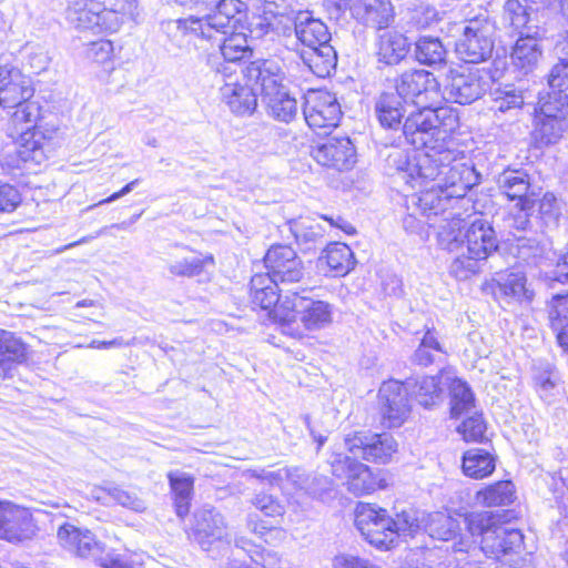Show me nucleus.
<instances>
[{
  "instance_id": "f257e3e1",
  "label": "nucleus",
  "mask_w": 568,
  "mask_h": 568,
  "mask_svg": "<svg viewBox=\"0 0 568 568\" xmlns=\"http://www.w3.org/2000/svg\"><path fill=\"white\" fill-rule=\"evenodd\" d=\"M503 516L494 511L471 513L465 517L467 531L480 537V550L500 562L495 568H520L518 556L524 546L519 529L501 524Z\"/></svg>"
},
{
  "instance_id": "f03ea898",
  "label": "nucleus",
  "mask_w": 568,
  "mask_h": 568,
  "mask_svg": "<svg viewBox=\"0 0 568 568\" xmlns=\"http://www.w3.org/2000/svg\"><path fill=\"white\" fill-rule=\"evenodd\" d=\"M458 129L459 113L456 109L425 105L407 115L400 132L416 150H440L447 146Z\"/></svg>"
},
{
  "instance_id": "7ed1b4c3",
  "label": "nucleus",
  "mask_w": 568,
  "mask_h": 568,
  "mask_svg": "<svg viewBox=\"0 0 568 568\" xmlns=\"http://www.w3.org/2000/svg\"><path fill=\"white\" fill-rule=\"evenodd\" d=\"M481 175L474 165L463 163L454 158V160L445 161L443 174L440 175L437 186L419 192V196L412 199L413 204L426 205L428 209L437 210V212H447L450 209L453 200L463 199L467 192L478 185Z\"/></svg>"
},
{
  "instance_id": "20e7f679",
  "label": "nucleus",
  "mask_w": 568,
  "mask_h": 568,
  "mask_svg": "<svg viewBox=\"0 0 568 568\" xmlns=\"http://www.w3.org/2000/svg\"><path fill=\"white\" fill-rule=\"evenodd\" d=\"M247 11V4L242 0H219L209 14L201 18L191 16L175 23L184 33L203 40H219L220 36H226L232 30H243Z\"/></svg>"
},
{
  "instance_id": "39448f33",
  "label": "nucleus",
  "mask_w": 568,
  "mask_h": 568,
  "mask_svg": "<svg viewBox=\"0 0 568 568\" xmlns=\"http://www.w3.org/2000/svg\"><path fill=\"white\" fill-rule=\"evenodd\" d=\"M455 52L465 63L478 64L489 60L495 47L496 23L487 10L468 17L457 24Z\"/></svg>"
},
{
  "instance_id": "423d86ee",
  "label": "nucleus",
  "mask_w": 568,
  "mask_h": 568,
  "mask_svg": "<svg viewBox=\"0 0 568 568\" xmlns=\"http://www.w3.org/2000/svg\"><path fill=\"white\" fill-rule=\"evenodd\" d=\"M284 307L286 311L282 314L283 308L278 307L276 315L281 316L282 332L294 338L303 337V333L293 326L296 320L308 331L324 328L332 322V306L327 302L301 295L298 292L285 296Z\"/></svg>"
},
{
  "instance_id": "0eeeda50",
  "label": "nucleus",
  "mask_w": 568,
  "mask_h": 568,
  "mask_svg": "<svg viewBox=\"0 0 568 568\" xmlns=\"http://www.w3.org/2000/svg\"><path fill=\"white\" fill-rule=\"evenodd\" d=\"M355 526L363 538L379 550L394 546V517L375 504L358 503L355 509Z\"/></svg>"
},
{
  "instance_id": "6e6552de",
  "label": "nucleus",
  "mask_w": 568,
  "mask_h": 568,
  "mask_svg": "<svg viewBox=\"0 0 568 568\" xmlns=\"http://www.w3.org/2000/svg\"><path fill=\"white\" fill-rule=\"evenodd\" d=\"M344 445L352 458L378 464L390 462L398 446L390 434L371 430H357L345 435Z\"/></svg>"
},
{
  "instance_id": "1a4fd4ad",
  "label": "nucleus",
  "mask_w": 568,
  "mask_h": 568,
  "mask_svg": "<svg viewBox=\"0 0 568 568\" xmlns=\"http://www.w3.org/2000/svg\"><path fill=\"white\" fill-rule=\"evenodd\" d=\"M489 89L487 73L481 69H450L444 80L443 98L452 103L470 104Z\"/></svg>"
},
{
  "instance_id": "9d476101",
  "label": "nucleus",
  "mask_w": 568,
  "mask_h": 568,
  "mask_svg": "<svg viewBox=\"0 0 568 568\" xmlns=\"http://www.w3.org/2000/svg\"><path fill=\"white\" fill-rule=\"evenodd\" d=\"M190 538L204 551L219 550L222 545L231 542V535L223 515L207 506L194 513Z\"/></svg>"
},
{
  "instance_id": "9b49d317",
  "label": "nucleus",
  "mask_w": 568,
  "mask_h": 568,
  "mask_svg": "<svg viewBox=\"0 0 568 568\" xmlns=\"http://www.w3.org/2000/svg\"><path fill=\"white\" fill-rule=\"evenodd\" d=\"M332 473L338 478H347L348 490L361 496L381 488L382 479L365 464L343 452L333 450L328 457Z\"/></svg>"
},
{
  "instance_id": "f8f14e48",
  "label": "nucleus",
  "mask_w": 568,
  "mask_h": 568,
  "mask_svg": "<svg viewBox=\"0 0 568 568\" xmlns=\"http://www.w3.org/2000/svg\"><path fill=\"white\" fill-rule=\"evenodd\" d=\"M395 93L406 103L426 105L439 95V82L434 73L424 69L404 71L394 80Z\"/></svg>"
},
{
  "instance_id": "ddd939ff",
  "label": "nucleus",
  "mask_w": 568,
  "mask_h": 568,
  "mask_svg": "<svg viewBox=\"0 0 568 568\" xmlns=\"http://www.w3.org/2000/svg\"><path fill=\"white\" fill-rule=\"evenodd\" d=\"M57 129L43 130L41 125L36 124L20 135L17 143V165L23 164L27 169L31 165H40L54 149V135Z\"/></svg>"
},
{
  "instance_id": "4468645a",
  "label": "nucleus",
  "mask_w": 568,
  "mask_h": 568,
  "mask_svg": "<svg viewBox=\"0 0 568 568\" xmlns=\"http://www.w3.org/2000/svg\"><path fill=\"white\" fill-rule=\"evenodd\" d=\"M265 274L280 284L300 282L304 276V265L296 252L285 244H273L264 256Z\"/></svg>"
},
{
  "instance_id": "2eb2a0df",
  "label": "nucleus",
  "mask_w": 568,
  "mask_h": 568,
  "mask_svg": "<svg viewBox=\"0 0 568 568\" xmlns=\"http://www.w3.org/2000/svg\"><path fill=\"white\" fill-rule=\"evenodd\" d=\"M254 89L260 91L262 99L285 88V72L275 59H256L242 71Z\"/></svg>"
},
{
  "instance_id": "dca6fc26",
  "label": "nucleus",
  "mask_w": 568,
  "mask_h": 568,
  "mask_svg": "<svg viewBox=\"0 0 568 568\" xmlns=\"http://www.w3.org/2000/svg\"><path fill=\"white\" fill-rule=\"evenodd\" d=\"M313 159L321 165L346 171L356 162V150L348 136L333 135L312 150Z\"/></svg>"
},
{
  "instance_id": "f3484780",
  "label": "nucleus",
  "mask_w": 568,
  "mask_h": 568,
  "mask_svg": "<svg viewBox=\"0 0 568 568\" xmlns=\"http://www.w3.org/2000/svg\"><path fill=\"white\" fill-rule=\"evenodd\" d=\"M496 184L500 194L509 201H538L541 187L532 183V178L523 168L507 166L496 175Z\"/></svg>"
},
{
  "instance_id": "a211bd4d",
  "label": "nucleus",
  "mask_w": 568,
  "mask_h": 568,
  "mask_svg": "<svg viewBox=\"0 0 568 568\" xmlns=\"http://www.w3.org/2000/svg\"><path fill=\"white\" fill-rule=\"evenodd\" d=\"M303 114L308 126L325 129L337 126L342 111L336 98L328 92H313L303 108Z\"/></svg>"
},
{
  "instance_id": "6ab92c4d",
  "label": "nucleus",
  "mask_w": 568,
  "mask_h": 568,
  "mask_svg": "<svg viewBox=\"0 0 568 568\" xmlns=\"http://www.w3.org/2000/svg\"><path fill=\"white\" fill-rule=\"evenodd\" d=\"M408 395L402 382L390 379L382 384L378 397L383 418L387 420L388 427H399L408 417L410 412Z\"/></svg>"
},
{
  "instance_id": "aec40b11",
  "label": "nucleus",
  "mask_w": 568,
  "mask_h": 568,
  "mask_svg": "<svg viewBox=\"0 0 568 568\" xmlns=\"http://www.w3.org/2000/svg\"><path fill=\"white\" fill-rule=\"evenodd\" d=\"M454 160V152L446 148L440 150H427L423 153L416 152L413 162L410 176V185L415 187L417 184L422 185L427 182H434L433 186H437L445 161Z\"/></svg>"
},
{
  "instance_id": "412c9836",
  "label": "nucleus",
  "mask_w": 568,
  "mask_h": 568,
  "mask_svg": "<svg viewBox=\"0 0 568 568\" xmlns=\"http://www.w3.org/2000/svg\"><path fill=\"white\" fill-rule=\"evenodd\" d=\"M464 239L467 253L474 254L483 261L499 247V240L493 223L483 215L470 222L464 233Z\"/></svg>"
},
{
  "instance_id": "4be33fe9",
  "label": "nucleus",
  "mask_w": 568,
  "mask_h": 568,
  "mask_svg": "<svg viewBox=\"0 0 568 568\" xmlns=\"http://www.w3.org/2000/svg\"><path fill=\"white\" fill-rule=\"evenodd\" d=\"M36 531L32 516L10 503L0 501V538L10 542L30 539Z\"/></svg>"
},
{
  "instance_id": "5701e85b",
  "label": "nucleus",
  "mask_w": 568,
  "mask_h": 568,
  "mask_svg": "<svg viewBox=\"0 0 568 568\" xmlns=\"http://www.w3.org/2000/svg\"><path fill=\"white\" fill-rule=\"evenodd\" d=\"M34 94L30 77L16 67H0V105L12 108Z\"/></svg>"
},
{
  "instance_id": "b1692460",
  "label": "nucleus",
  "mask_w": 568,
  "mask_h": 568,
  "mask_svg": "<svg viewBox=\"0 0 568 568\" xmlns=\"http://www.w3.org/2000/svg\"><path fill=\"white\" fill-rule=\"evenodd\" d=\"M490 111L500 119L515 120L525 105V91L514 83L494 82L489 85Z\"/></svg>"
},
{
  "instance_id": "393cba45",
  "label": "nucleus",
  "mask_w": 568,
  "mask_h": 568,
  "mask_svg": "<svg viewBox=\"0 0 568 568\" xmlns=\"http://www.w3.org/2000/svg\"><path fill=\"white\" fill-rule=\"evenodd\" d=\"M67 22L79 30H91L94 33L108 32L104 20V7L100 1L67 0Z\"/></svg>"
},
{
  "instance_id": "a878e982",
  "label": "nucleus",
  "mask_w": 568,
  "mask_h": 568,
  "mask_svg": "<svg viewBox=\"0 0 568 568\" xmlns=\"http://www.w3.org/2000/svg\"><path fill=\"white\" fill-rule=\"evenodd\" d=\"M60 544L71 552L82 558H93L99 561L103 558V545L95 539V536L88 529L64 524L58 529Z\"/></svg>"
},
{
  "instance_id": "bb28decb",
  "label": "nucleus",
  "mask_w": 568,
  "mask_h": 568,
  "mask_svg": "<svg viewBox=\"0 0 568 568\" xmlns=\"http://www.w3.org/2000/svg\"><path fill=\"white\" fill-rule=\"evenodd\" d=\"M280 283L265 273L255 274L251 278L250 291L252 303L262 310L270 311L271 317L281 324V316L276 315L278 307L283 308L282 314L286 311L284 301L280 294Z\"/></svg>"
},
{
  "instance_id": "cd10ccee",
  "label": "nucleus",
  "mask_w": 568,
  "mask_h": 568,
  "mask_svg": "<svg viewBox=\"0 0 568 568\" xmlns=\"http://www.w3.org/2000/svg\"><path fill=\"white\" fill-rule=\"evenodd\" d=\"M446 372L440 368L437 375L407 378L404 384L409 395L423 407L434 408L444 400L443 379Z\"/></svg>"
},
{
  "instance_id": "c85d7f7f",
  "label": "nucleus",
  "mask_w": 568,
  "mask_h": 568,
  "mask_svg": "<svg viewBox=\"0 0 568 568\" xmlns=\"http://www.w3.org/2000/svg\"><path fill=\"white\" fill-rule=\"evenodd\" d=\"M568 129V120L550 116L539 112L534 119V129L530 133L531 144L536 149H544L558 143Z\"/></svg>"
},
{
  "instance_id": "c756f323",
  "label": "nucleus",
  "mask_w": 568,
  "mask_h": 568,
  "mask_svg": "<svg viewBox=\"0 0 568 568\" xmlns=\"http://www.w3.org/2000/svg\"><path fill=\"white\" fill-rule=\"evenodd\" d=\"M537 36L538 30L521 32L511 50V62L524 74L531 72L541 58L542 50Z\"/></svg>"
},
{
  "instance_id": "7c9ffc66",
  "label": "nucleus",
  "mask_w": 568,
  "mask_h": 568,
  "mask_svg": "<svg viewBox=\"0 0 568 568\" xmlns=\"http://www.w3.org/2000/svg\"><path fill=\"white\" fill-rule=\"evenodd\" d=\"M407 105L395 92H383L375 101V113L379 124L389 130H400L407 114Z\"/></svg>"
},
{
  "instance_id": "2f4dec72",
  "label": "nucleus",
  "mask_w": 568,
  "mask_h": 568,
  "mask_svg": "<svg viewBox=\"0 0 568 568\" xmlns=\"http://www.w3.org/2000/svg\"><path fill=\"white\" fill-rule=\"evenodd\" d=\"M221 99L237 115H251L257 106V95L250 85L226 82L220 88Z\"/></svg>"
},
{
  "instance_id": "473e14b6",
  "label": "nucleus",
  "mask_w": 568,
  "mask_h": 568,
  "mask_svg": "<svg viewBox=\"0 0 568 568\" xmlns=\"http://www.w3.org/2000/svg\"><path fill=\"white\" fill-rule=\"evenodd\" d=\"M295 36L303 49H315L331 44V32L320 19L310 16H300L295 21Z\"/></svg>"
},
{
  "instance_id": "72a5a7b5",
  "label": "nucleus",
  "mask_w": 568,
  "mask_h": 568,
  "mask_svg": "<svg viewBox=\"0 0 568 568\" xmlns=\"http://www.w3.org/2000/svg\"><path fill=\"white\" fill-rule=\"evenodd\" d=\"M353 10L364 24L375 29L387 28L393 20L389 0H355Z\"/></svg>"
},
{
  "instance_id": "f704fd0d",
  "label": "nucleus",
  "mask_w": 568,
  "mask_h": 568,
  "mask_svg": "<svg viewBox=\"0 0 568 568\" xmlns=\"http://www.w3.org/2000/svg\"><path fill=\"white\" fill-rule=\"evenodd\" d=\"M407 37L397 31H385L378 38V61L387 65H396L403 61L410 50Z\"/></svg>"
},
{
  "instance_id": "c9c22d12",
  "label": "nucleus",
  "mask_w": 568,
  "mask_h": 568,
  "mask_svg": "<svg viewBox=\"0 0 568 568\" xmlns=\"http://www.w3.org/2000/svg\"><path fill=\"white\" fill-rule=\"evenodd\" d=\"M447 352L438 339L434 329H427L420 339L418 347L410 356L413 365L428 367L430 365H445Z\"/></svg>"
},
{
  "instance_id": "e433bc0d",
  "label": "nucleus",
  "mask_w": 568,
  "mask_h": 568,
  "mask_svg": "<svg viewBox=\"0 0 568 568\" xmlns=\"http://www.w3.org/2000/svg\"><path fill=\"white\" fill-rule=\"evenodd\" d=\"M414 196H419V193H414L405 199L407 212L403 217V227L409 234H422L426 225L429 227L436 226V222L433 221V217L444 215L446 212H437V210H432V206L428 209L424 204L419 205V203L413 204L412 199Z\"/></svg>"
},
{
  "instance_id": "4c0bfd02",
  "label": "nucleus",
  "mask_w": 568,
  "mask_h": 568,
  "mask_svg": "<svg viewBox=\"0 0 568 568\" xmlns=\"http://www.w3.org/2000/svg\"><path fill=\"white\" fill-rule=\"evenodd\" d=\"M447 49L437 37L422 36L414 43V59L423 65L434 69L442 68L447 62Z\"/></svg>"
},
{
  "instance_id": "58836bf2",
  "label": "nucleus",
  "mask_w": 568,
  "mask_h": 568,
  "mask_svg": "<svg viewBox=\"0 0 568 568\" xmlns=\"http://www.w3.org/2000/svg\"><path fill=\"white\" fill-rule=\"evenodd\" d=\"M217 39L210 41L219 45L220 54L225 61L236 63L252 57L253 50L243 30H232Z\"/></svg>"
},
{
  "instance_id": "ea45409f",
  "label": "nucleus",
  "mask_w": 568,
  "mask_h": 568,
  "mask_svg": "<svg viewBox=\"0 0 568 568\" xmlns=\"http://www.w3.org/2000/svg\"><path fill=\"white\" fill-rule=\"evenodd\" d=\"M300 57L303 63L318 78L329 77L336 69L337 53L333 45L302 49Z\"/></svg>"
},
{
  "instance_id": "a19ab883",
  "label": "nucleus",
  "mask_w": 568,
  "mask_h": 568,
  "mask_svg": "<svg viewBox=\"0 0 568 568\" xmlns=\"http://www.w3.org/2000/svg\"><path fill=\"white\" fill-rule=\"evenodd\" d=\"M168 479L173 495L176 515L184 518L191 507L194 478L187 473L173 470L168 474Z\"/></svg>"
},
{
  "instance_id": "79ce46f5",
  "label": "nucleus",
  "mask_w": 568,
  "mask_h": 568,
  "mask_svg": "<svg viewBox=\"0 0 568 568\" xmlns=\"http://www.w3.org/2000/svg\"><path fill=\"white\" fill-rule=\"evenodd\" d=\"M320 263H325L333 276L346 275L355 265L351 247L344 243H331L323 251Z\"/></svg>"
},
{
  "instance_id": "37998d69",
  "label": "nucleus",
  "mask_w": 568,
  "mask_h": 568,
  "mask_svg": "<svg viewBox=\"0 0 568 568\" xmlns=\"http://www.w3.org/2000/svg\"><path fill=\"white\" fill-rule=\"evenodd\" d=\"M548 317L559 346L568 351V290L552 295Z\"/></svg>"
},
{
  "instance_id": "c03bdc74",
  "label": "nucleus",
  "mask_w": 568,
  "mask_h": 568,
  "mask_svg": "<svg viewBox=\"0 0 568 568\" xmlns=\"http://www.w3.org/2000/svg\"><path fill=\"white\" fill-rule=\"evenodd\" d=\"M288 230L296 244L304 252L311 251L322 243L325 234L324 227L311 220H292L287 223Z\"/></svg>"
},
{
  "instance_id": "a18cd8bd",
  "label": "nucleus",
  "mask_w": 568,
  "mask_h": 568,
  "mask_svg": "<svg viewBox=\"0 0 568 568\" xmlns=\"http://www.w3.org/2000/svg\"><path fill=\"white\" fill-rule=\"evenodd\" d=\"M262 101L266 104L268 115L280 122L290 123L297 115V102L286 87L264 97Z\"/></svg>"
},
{
  "instance_id": "49530a36",
  "label": "nucleus",
  "mask_w": 568,
  "mask_h": 568,
  "mask_svg": "<svg viewBox=\"0 0 568 568\" xmlns=\"http://www.w3.org/2000/svg\"><path fill=\"white\" fill-rule=\"evenodd\" d=\"M104 20L108 32H116L125 22H136L140 11L138 0H114L111 8L104 7Z\"/></svg>"
},
{
  "instance_id": "de8ad7c7",
  "label": "nucleus",
  "mask_w": 568,
  "mask_h": 568,
  "mask_svg": "<svg viewBox=\"0 0 568 568\" xmlns=\"http://www.w3.org/2000/svg\"><path fill=\"white\" fill-rule=\"evenodd\" d=\"M445 379L449 382L450 415L458 418L475 406V395L467 382L458 377L450 378L446 375Z\"/></svg>"
},
{
  "instance_id": "09e8293b",
  "label": "nucleus",
  "mask_w": 568,
  "mask_h": 568,
  "mask_svg": "<svg viewBox=\"0 0 568 568\" xmlns=\"http://www.w3.org/2000/svg\"><path fill=\"white\" fill-rule=\"evenodd\" d=\"M443 216L440 224L437 226L438 245L449 253L465 248V239L460 231L462 220L452 217L449 210Z\"/></svg>"
},
{
  "instance_id": "8fccbe9b",
  "label": "nucleus",
  "mask_w": 568,
  "mask_h": 568,
  "mask_svg": "<svg viewBox=\"0 0 568 568\" xmlns=\"http://www.w3.org/2000/svg\"><path fill=\"white\" fill-rule=\"evenodd\" d=\"M462 467L466 476L480 479L495 470V459L488 452L474 448L464 454Z\"/></svg>"
},
{
  "instance_id": "3c124183",
  "label": "nucleus",
  "mask_w": 568,
  "mask_h": 568,
  "mask_svg": "<svg viewBox=\"0 0 568 568\" xmlns=\"http://www.w3.org/2000/svg\"><path fill=\"white\" fill-rule=\"evenodd\" d=\"M26 357V347L14 335L7 331L0 332V375L7 376L11 366Z\"/></svg>"
},
{
  "instance_id": "603ef678",
  "label": "nucleus",
  "mask_w": 568,
  "mask_h": 568,
  "mask_svg": "<svg viewBox=\"0 0 568 568\" xmlns=\"http://www.w3.org/2000/svg\"><path fill=\"white\" fill-rule=\"evenodd\" d=\"M213 256L201 257L196 254L175 255L166 262V268L173 276L179 277H194L200 275L204 265L210 262L213 263Z\"/></svg>"
},
{
  "instance_id": "864d4df0",
  "label": "nucleus",
  "mask_w": 568,
  "mask_h": 568,
  "mask_svg": "<svg viewBox=\"0 0 568 568\" xmlns=\"http://www.w3.org/2000/svg\"><path fill=\"white\" fill-rule=\"evenodd\" d=\"M498 292L518 303H531L535 296L534 290L527 285V278L523 273L508 274L503 282L498 283Z\"/></svg>"
},
{
  "instance_id": "5fc2aeb1",
  "label": "nucleus",
  "mask_w": 568,
  "mask_h": 568,
  "mask_svg": "<svg viewBox=\"0 0 568 568\" xmlns=\"http://www.w3.org/2000/svg\"><path fill=\"white\" fill-rule=\"evenodd\" d=\"M415 154L416 151L410 152L398 146L390 148L385 158V169L387 174L397 175L406 184H409L410 176L408 173H412L410 169L413 168Z\"/></svg>"
},
{
  "instance_id": "6e6d98bb",
  "label": "nucleus",
  "mask_w": 568,
  "mask_h": 568,
  "mask_svg": "<svg viewBox=\"0 0 568 568\" xmlns=\"http://www.w3.org/2000/svg\"><path fill=\"white\" fill-rule=\"evenodd\" d=\"M515 486L510 480H501L478 491L477 499L487 507L508 506L514 503Z\"/></svg>"
},
{
  "instance_id": "4d7b16f0",
  "label": "nucleus",
  "mask_w": 568,
  "mask_h": 568,
  "mask_svg": "<svg viewBox=\"0 0 568 568\" xmlns=\"http://www.w3.org/2000/svg\"><path fill=\"white\" fill-rule=\"evenodd\" d=\"M427 534L438 540H453L459 531V523L445 513H434L428 516L425 525Z\"/></svg>"
},
{
  "instance_id": "13d9d810",
  "label": "nucleus",
  "mask_w": 568,
  "mask_h": 568,
  "mask_svg": "<svg viewBox=\"0 0 568 568\" xmlns=\"http://www.w3.org/2000/svg\"><path fill=\"white\" fill-rule=\"evenodd\" d=\"M532 16H536L535 10L521 3L519 0H507L504 4L503 17L505 21H508L509 24L521 32H532Z\"/></svg>"
},
{
  "instance_id": "bf43d9fd",
  "label": "nucleus",
  "mask_w": 568,
  "mask_h": 568,
  "mask_svg": "<svg viewBox=\"0 0 568 568\" xmlns=\"http://www.w3.org/2000/svg\"><path fill=\"white\" fill-rule=\"evenodd\" d=\"M449 264V274L458 281H465L477 274L480 270V260L474 254L467 253L466 248H460L452 253Z\"/></svg>"
},
{
  "instance_id": "052dcab7",
  "label": "nucleus",
  "mask_w": 568,
  "mask_h": 568,
  "mask_svg": "<svg viewBox=\"0 0 568 568\" xmlns=\"http://www.w3.org/2000/svg\"><path fill=\"white\" fill-rule=\"evenodd\" d=\"M513 245L515 256L527 265L537 266L545 253V245L537 236H518Z\"/></svg>"
},
{
  "instance_id": "680f3d73",
  "label": "nucleus",
  "mask_w": 568,
  "mask_h": 568,
  "mask_svg": "<svg viewBox=\"0 0 568 568\" xmlns=\"http://www.w3.org/2000/svg\"><path fill=\"white\" fill-rule=\"evenodd\" d=\"M537 201L524 200L516 202L513 210L508 213L506 223L509 230L526 232L531 230V214Z\"/></svg>"
},
{
  "instance_id": "e2e57ef3",
  "label": "nucleus",
  "mask_w": 568,
  "mask_h": 568,
  "mask_svg": "<svg viewBox=\"0 0 568 568\" xmlns=\"http://www.w3.org/2000/svg\"><path fill=\"white\" fill-rule=\"evenodd\" d=\"M538 216L545 227L556 229L559 226L562 207L554 193L546 192L539 200Z\"/></svg>"
},
{
  "instance_id": "0e129e2a",
  "label": "nucleus",
  "mask_w": 568,
  "mask_h": 568,
  "mask_svg": "<svg viewBox=\"0 0 568 568\" xmlns=\"http://www.w3.org/2000/svg\"><path fill=\"white\" fill-rule=\"evenodd\" d=\"M422 527V521L418 518L417 511L414 509L402 510L396 514L394 518V526L392 529L394 530V542L400 536L413 537L415 534L419 531Z\"/></svg>"
},
{
  "instance_id": "69168bd1",
  "label": "nucleus",
  "mask_w": 568,
  "mask_h": 568,
  "mask_svg": "<svg viewBox=\"0 0 568 568\" xmlns=\"http://www.w3.org/2000/svg\"><path fill=\"white\" fill-rule=\"evenodd\" d=\"M540 112L550 116L568 115V91L549 89L547 98L540 104Z\"/></svg>"
},
{
  "instance_id": "338daca9",
  "label": "nucleus",
  "mask_w": 568,
  "mask_h": 568,
  "mask_svg": "<svg viewBox=\"0 0 568 568\" xmlns=\"http://www.w3.org/2000/svg\"><path fill=\"white\" fill-rule=\"evenodd\" d=\"M440 20L439 11L429 3L416 6L410 13V22L417 29H427Z\"/></svg>"
},
{
  "instance_id": "774afa93",
  "label": "nucleus",
  "mask_w": 568,
  "mask_h": 568,
  "mask_svg": "<svg viewBox=\"0 0 568 568\" xmlns=\"http://www.w3.org/2000/svg\"><path fill=\"white\" fill-rule=\"evenodd\" d=\"M458 433L463 435L466 442H481L485 432L486 424L481 414H475L466 418L458 427Z\"/></svg>"
}]
</instances>
